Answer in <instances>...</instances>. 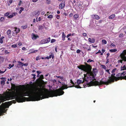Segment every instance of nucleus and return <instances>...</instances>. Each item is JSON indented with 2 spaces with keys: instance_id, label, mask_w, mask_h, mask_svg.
<instances>
[{
  "instance_id": "18",
  "label": "nucleus",
  "mask_w": 126,
  "mask_h": 126,
  "mask_svg": "<svg viewBox=\"0 0 126 126\" xmlns=\"http://www.w3.org/2000/svg\"><path fill=\"white\" fill-rule=\"evenodd\" d=\"M125 72H123L121 74H120V73H118L116 75V76H118L121 75H125L126 74V73H125Z\"/></svg>"
},
{
  "instance_id": "22",
  "label": "nucleus",
  "mask_w": 126,
  "mask_h": 126,
  "mask_svg": "<svg viewBox=\"0 0 126 126\" xmlns=\"http://www.w3.org/2000/svg\"><path fill=\"white\" fill-rule=\"evenodd\" d=\"M34 14L35 16H37L39 15L40 14V13L39 11H38L36 13H34Z\"/></svg>"
},
{
  "instance_id": "17",
  "label": "nucleus",
  "mask_w": 126,
  "mask_h": 126,
  "mask_svg": "<svg viewBox=\"0 0 126 126\" xmlns=\"http://www.w3.org/2000/svg\"><path fill=\"white\" fill-rule=\"evenodd\" d=\"M77 84L78 85H79L80 84L82 83H83L84 82V81H83L82 82V81L80 79H78L77 80Z\"/></svg>"
},
{
  "instance_id": "24",
  "label": "nucleus",
  "mask_w": 126,
  "mask_h": 126,
  "mask_svg": "<svg viewBox=\"0 0 126 126\" xmlns=\"http://www.w3.org/2000/svg\"><path fill=\"white\" fill-rule=\"evenodd\" d=\"M121 58L122 59V60H119L118 61V63H123V61H124L123 58H122V57H121Z\"/></svg>"
},
{
  "instance_id": "60",
  "label": "nucleus",
  "mask_w": 126,
  "mask_h": 126,
  "mask_svg": "<svg viewBox=\"0 0 126 126\" xmlns=\"http://www.w3.org/2000/svg\"><path fill=\"white\" fill-rule=\"evenodd\" d=\"M83 36H86L87 35V34L86 33H84L83 34Z\"/></svg>"
},
{
  "instance_id": "42",
  "label": "nucleus",
  "mask_w": 126,
  "mask_h": 126,
  "mask_svg": "<svg viewBox=\"0 0 126 126\" xmlns=\"http://www.w3.org/2000/svg\"><path fill=\"white\" fill-rule=\"evenodd\" d=\"M56 77L57 78H59L60 79H62L63 78V77H61L60 76H56Z\"/></svg>"
},
{
  "instance_id": "5",
  "label": "nucleus",
  "mask_w": 126,
  "mask_h": 126,
  "mask_svg": "<svg viewBox=\"0 0 126 126\" xmlns=\"http://www.w3.org/2000/svg\"><path fill=\"white\" fill-rule=\"evenodd\" d=\"M120 57L122 58H123V60L124 61L126 62V50H124L120 54Z\"/></svg>"
},
{
  "instance_id": "44",
  "label": "nucleus",
  "mask_w": 126,
  "mask_h": 126,
  "mask_svg": "<svg viewBox=\"0 0 126 126\" xmlns=\"http://www.w3.org/2000/svg\"><path fill=\"white\" fill-rule=\"evenodd\" d=\"M17 47V45L16 44H15V45H12L11 47H14L15 48L16 47Z\"/></svg>"
},
{
  "instance_id": "64",
  "label": "nucleus",
  "mask_w": 126,
  "mask_h": 126,
  "mask_svg": "<svg viewBox=\"0 0 126 126\" xmlns=\"http://www.w3.org/2000/svg\"><path fill=\"white\" fill-rule=\"evenodd\" d=\"M38 57H37L36 58V60L37 61L38 60L40 59Z\"/></svg>"
},
{
  "instance_id": "33",
  "label": "nucleus",
  "mask_w": 126,
  "mask_h": 126,
  "mask_svg": "<svg viewBox=\"0 0 126 126\" xmlns=\"http://www.w3.org/2000/svg\"><path fill=\"white\" fill-rule=\"evenodd\" d=\"M4 19L5 18L3 17H1L0 18V21L1 22H3Z\"/></svg>"
},
{
  "instance_id": "32",
  "label": "nucleus",
  "mask_w": 126,
  "mask_h": 126,
  "mask_svg": "<svg viewBox=\"0 0 126 126\" xmlns=\"http://www.w3.org/2000/svg\"><path fill=\"white\" fill-rule=\"evenodd\" d=\"M102 43L104 44H106L107 43V41L104 39L102 40Z\"/></svg>"
},
{
  "instance_id": "25",
  "label": "nucleus",
  "mask_w": 126,
  "mask_h": 126,
  "mask_svg": "<svg viewBox=\"0 0 126 126\" xmlns=\"http://www.w3.org/2000/svg\"><path fill=\"white\" fill-rule=\"evenodd\" d=\"M4 36H2L1 38H0V43L1 44L3 43V39H4Z\"/></svg>"
},
{
  "instance_id": "41",
  "label": "nucleus",
  "mask_w": 126,
  "mask_h": 126,
  "mask_svg": "<svg viewBox=\"0 0 126 126\" xmlns=\"http://www.w3.org/2000/svg\"><path fill=\"white\" fill-rule=\"evenodd\" d=\"M9 15V13L8 12H7V13H5L4 14V16H8Z\"/></svg>"
},
{
  "instance_id": "14",
  "label": "nucleus",
  "mask_w": 126,
  "mask_h": 126,
  "mask_svg": "<svg viewBox=\"0 0 126 126\" xmlns=\"http://www.w3.org/2000/svg\"><path fill=\"white\" fill-rule=\"evenodd\" d=\"M44 39L46 43H48L50 42V37H48Z\"/></svg>"
},
{
  "instance_id": "7",
  "label": "nucleus",
  "mask_w": 126,
  "mask_h": 126,
  "mask_svg": "<svg viewBox=\"0 0 126 126\" xmlns=\"http://www.w3.org/2000/svg\"><path fill=\"white\" fill-rule=\"evenodd\" d=\"M83 48L88 49L87 50L88 51H91V48L90 46H89L88 45H83Z\"/></svg>"
},
{
  "instance_id": "56",
  "label": "nucleus",
  "mask_w": 126,
  "mask_h": 126,
  "mask_svg": "<svg viewBox=\"0 0 126 126\" xmlns=\"http://www.w3.org/2000/svg\"><path fill=\"white\" fill-rule=\"evenodd\" d=\"M23 66H28V63H23Z\"/></svg>"
},
{
  "instance_id": "1",
  "label": "nucleus",
  "mask_w": 126,
  "mask_h": 126,
  "mask_svg": "<svg viewBox=\"0 0 126 126\" xmlns=\"http://www.w3.org/2000/svg\"><path fill=\"white\" fill-rule=\"evenodd\" d=\"M17 90L20 92L19 95L16 97L15 91V97L14 98V103L17 102H22L27 101H37L45 98H48L49 97L57 96L63 94L64 92L63 91L65 89H67L68 87L67 85L63 86L61 88L54 91H48L47 90L43 91V89L37 87L33 91H22L25 88L24 85H20L17 86Z\"/></svg>"
},
{
  "instance_id": "45",
  "label": "nucleus",
  "mask_w": 126,
  "mask_h": 126,
  "mask_svg": "<svg viewBox=\"0 0 126 126\" xmlns=\"http://www.w3.org/2000/svg\"><path fill=\"white\" fill-rule=\"evenodd\" d=\"M39 79H44L43 76V75H41L40 76Z\"/></svg>"
},
{
  "instance_id": "12",
  "label": "nucleus",
  "mask_w": 126,
  "mask_h": 126,
  "mask_svg": "<svg viewBox=\"0 0 126 126\" xmlns=\"http://www.w3.org/2000/svg\"><path fill=\"white\" fill-rule=\"evenodd\" d=\"M88 40L89 42L91 43H94L95 41V39L93 38H89L88 39Z\"/></svg>"
},
{
  "instance_id": "31",
  "label": "nucleus",
  "mask_w": 126,
  "mask_h": 126,
  "mask_svg": "<svg viewBox=\"0 0 126 126\" xmlns=\"http://www.w3.org/2000/svg\"><path fill=\"white\" fill-rule=\"evenodd\" d=\"M44 28V27L42 25H39V27L38 28V29L39 30H42Z\"/></svg>"
},
{
  "instance_id": "8",
  "label": "nucleus",
  "mask_w": 126,
  "mask_h": 126,
  "mask_svg": "<svg viewBox=\"0 0 126 126\" xmlns=\"http://www.w3.org/2000/svg\"><path fill=\"white\" fill-rule=\"evenodd\" d=\"M70 82L71 83H72V84H73V86L69 87H75L76 88H81V87L79 86V85H78V86L76 85L75 86H74V83L73 81H72V80L71 79L70 80Z\"/></svg>"
},
{
  "instance_id": "16",
  "label": "nucleus",
  "mask_w": 126,
  "mask_h": 126,
  "mask_svg": "<svg viewBox=\"0 0 126 126\" xmlns=\"http://www.w3.org/2000/svg\"><path fill=\"white\" fill-rule=\"evenodd\" d=\"M62 37L63 38L62 40L63 41L65 40V37H66V36L65 35L64 33L63 32H62Z\"/></svg>"
},
{
  "instance_id": "58",
  "label": "nucleus",
  "mask_w": 126,
  "mask_h": 126,
  "mask_svg": "<svg viewBox=\"0 0 126 126\" xmlns=\"http://www.w3.org/2000/svg\"><path fill=\"white\" fill-rule=\"evenodd\" d=\"M10 4H11L13 0H8Z\"/></svg>"
},
{
  "instance_id": "50",
  "label": "nucleus",
  "mask_w": 126,
  "mask_h": 126,
  "mask_svg": "<svg viewBox=\"0 0 126 126\" xmlns=\"http://www.w3.org/2000/svg\"><path fill=\"white\" fill-rule=\"evenodd\" d=\"M14 64H13L12 65H11V64H9V67H10V68L14 66Z\"/></svg>"
},
{
  "instance_id": "19",
  "label": "nucleus",
  "mask_w": 126,
  "mask_h": 126,
  "mask_svg": "<svg viewBox=\"0 0 126 126\" xmlns=\"http://www.w3.org/2000/svg\"><path fill=\"white\" fill-rule=\"evenodd\" d=\"M15 31L16 34L18 33L20 31V30L19 29L16 28H15Z\"/></svg>"
},
{
  "instance_id": "48",
  "label": "nucleus",
  "mask_w": 126,
  "mask_h": 126,
  "mask_svg": "<svg viewBox=\"0 0 126 126\" xmlns=\"http://www.w3.org/2000/svg\"><path fill=\"white\" fill-rule=\"evenodd\" d=\"M6 69H5V70L4 71H1L0 70V73H1V74L3 73H4L6 71Z\"/></svg>"
},
{
  "instance_id": "61",
  "label": "nucleus",
  "mask_w": 126,
  "mask_h": 126,
  "mask_svg": "<svg viewBox=\"0 0 126 126\" xmlns=\"http://www.w3.org/2000/svg\"><path fill=\"white\" fill-rule=\"evenodd\" d=\"M73 14L72 13H71L70 14L69 16L70 17H72L73 16Z\"/></svg>"
},
{
  "instance_id": "37",
  "label": "nucleus",
  "mask_w": 126,
  "mask_h": 126,
  "mask_svg": "<svg viewBox=\"0 0 126 126\" xmlns=\"http://www.w3.org/2000/svg\"><path fill=\"white\" fill-rule=\"evenodd\" d=\"M41 43L42 44H46L45 39L42 40H41Z\"/></svg>"
},
{
  "instance_id": "63",
  "label": "nucleus",
  "mask_w": 126,
  "mask_h": 126,
  "mask_svg": "<svg viewBox=\"0 0 126 126\" xmlns=\"http://www.w3.org/2000/svg\"><path fill=\"white\" fill-rule=\"evenodd\" d=\"M38 0H32V1L33 2H36Z\"/></svg>"
},
{
  "instance_id": "39",
  "label": "nucleus",
  "mask_w": 126,
  "mask_h": 126,
  "mask_svg": "<svg viewBox=\"0 0 126 126\" xmlns=\"http://www.w3.org/2000/svg\"><path fill=\"white\" fill-rule=\"evenodd\" d=\"M53 17V15H50L47 16L48 18H52Z\"/></svg>"
},
{
  "instance_id": "4",
  "label": "nucleus",
  "mask_w": 126,
  "mask_h": 126,
  "mask_svg": "<svg viewBox=\"0 0 126 126\" xmlns=\"http://www.w3.org/2000/svg\"><path fill=\"white\" fill-rule=\"evenodd\" d=\"M87 79L86 78L84 79V80H85L87 82H88V81L91 80L90 82H89V84L90 86H94V85H93L92 83H91V81H93V80H95V76L94 75V74L92 73H91L89 75L88 77L87 78Z\"/></svg>"
},
{
  "instance_id": "29",
  "label": "nucleus",
  "mask_w": 126,
  "mask_h": 126,
  "mask_svg": "<svg viewBox=\"0 0 126 126\" xmlns=\"http://www.w3.org/2000/svg\"><path fill=\"white\" fill-rule=\"evenodd\" d=\"M83 4V3L82 2H78V5L79 6H81Z\"/></svg>"
},
{
  "instance_id": "20",
  "label": "nucleus",
  "mask_w": 126,
  "mask_h": 126,
  "mask_svg": "<svg viewBox=\"0 0 126 126\" xmlns=\"http://www.w3.org/2000/svg\"><path fill=\"white\" fill-rule=\"evenodd\" d=\"M115 16V14L109 16V18L110 19H112L114 18Z\"/></svg>"
},
{
  "instance_id": "35",
  "label": "nucleus",
  "mask_w": 126,
  "mask_h": 126,
  "mask_svg": "<svg viewBox=\"0 0 126 126\" xmlns=\"http://www.w3.org/2000/svg\"><path fill=\"white\" fill-rule=\"evenodd\" d=\"M94 62V61L93 60H91V59H89L87 61V62L88 63L89 62Z\"/></svg>"
},
{
  "instance_id": "40",
  "label": "nucleus",
  "mask_w": 126,
  "mask_h": 126,
  "mask_svg": "<svg viewBox=\"0 0 126 126\" xmlns=\"http://www.w3.org/2000/svg\"><path fill=\"white\" fill-rule=\"evenodd\" d=\"M50 58H51V57L52 58V59L53 58H54V55L52 53L49 56Z\"/></svg>"
},
{
  "instance_id": "2",
  "label": "nucleus",
  "mask_w": 126,
  "mask_h": 126,
  "mask_svg": "<svg viewBox=\"0 0 126 126\" xmlns=\"http://www.w3.org/2000/svg\"><path fill=\"white\" fill-rule=\"evenodd\" d=\"M115 74L112 73L111 75V77H109V80L107 81H104L102 80L100 81V82L98 81H95L93 82V81H91V83L93 84L102 85V84L108 85L109 83H110L112 82H114L115 80L117 81L120 79L122 80V79L126 80V76L124 77H116L115 76Z\"/></svg>"
},
{
  "instance_id": "15",
  "label": "nucleus",
  "mask_w": 126,
  "mask_h": 126,
  "mask_svg": "<svg viewBox=\"0 0 126 126\" xmlns=\"http://www.w3.org/2000/svg\"><path fill=\"white\" fill-rule=\"evenodd\" d=\"M79 16L78 14H75L74 16V19L75 20H76L77 19V18L79 17Z\"/></svg>"
},
{
  "instance_id": "23",
  "label": "nucleus",
  "mask_w": 126,
  "mask_h": 126,
  "mask_svg": "<svg viewBox=\"0 0 126 126\" xmlns=\"http://www.w3.org/2000/svg\"><path fill=\"white\" fill-rule=\"evenodd\" d=\"M126 70V66L125 65H124L123 67L122 66L121 67V70Z\"/></svg>"
},
{
  "instance_id": "55",
  "label": "nucleus",
  "mask_w": 126,
  "mask_h": 126,
  "mask_svg": "<svg viewBox=\"0 0 126 126\" xmlns=\"http://www.w3.org/2000/svg\"><path fill=\"white\" fill-rule=\"evenodd\" d=\"M5 53L6 54H9V52H8V50H6L5 51Z\"/></svg>"
},
{
  "instance_id": "59",
  "label": "nucleus",
  "mask_w": 126,
  "mask_h": 126,
  "mask_svg": "<svg viewBox=\"0 0 126 126\" xmlns=\"http://www.w3.org/2000/svg\"><path fill=\"white\" fill-rule=\"evenodd\" d=\"M37 73L38 75H39V74H40L41 73V72H40L39 71H37Z\"/></svg>"
},
{
  "instance_id": "26",
  "label": "nucleus",
  "mask_w": 126,
  "mask_h": 126,
  "mask_svg": "<svg viewBox=\"0 0 126 126\" xmlns=\"http://www.w3.org/2000/svg\"><path fill=\"white\" fill-rule=\"evenodd\" d=\"M12 88L13 90H15L16 88L15 85L14 84H12Z\"/></svg>"
},
{
  "instance_id": "49",
  "label": "nucleus",
  "mask_w": 126,
  "mask_h": 126,
  "mask_svg": "<svg viewBox=\"0 0 126 126\" xmlns=\"http://www.w3.org/2000/svg\"><path fill=\"white\" fill-rule=\"evenodd\" d=\"M123 36V33H121L120 34L119 36V37H122Z\"/></svg>"
},
{
  "instance_id": "13",
  "label": "nucleus",
  "mask_w": 126,
  "mask_h": 126,
  "mask_svg": "<svg viewBox=\"0 0 126 126\" xmlns=\"http://www.w3.org/2000/svg\"><path fill=\"white\" fill-rule=\"evenodd\" d=\"M38 50H34V49H32L30 50V51L31 52L30 53H34L37 52Z\"/></svg>"
},
{
  "instance_id": "27",
  "label": "nucleus",
  "mask_w": 126,
  "mask_h": 126,
  "mask_svg": "<svg viewBox=\"0 0 126 126\" xmlns=\"http://www.w3.org/2000/svg\"><path fill=\"white\" fill-rule=\"evenodd\" d=\"M117 51V50L116 49H110V51L111 52H115Z\"/></svg>"
},
{
  "instance_id": "3",
  "label": "nucleus",
  "mask_w": 126,
  "mask_h": 126,
  "mask_svg": "<svg viewBox=\"0 0 126 126\" xmlns=\"http://www.w3.org/2000/svg\"><path fill=\"white\" fill-rule=\"evenodd\" d=\"M84 63L85 65L81 64L77 67L79 69L87 73L90 72L91 70V66L86 63Z\"/></svg>"
},
{
  "instance_id": "9",
  "label": "nucleus",
  "mask_w": 126,
  "mask_h": 126,
  "mask_svg": "<svg viewBox=\"0 0 126 126\" xmlns=\"http://www.w3.org/2000/svg\"><path fill=\"white\" fill-rule=\"evenodd\" d=\"M91 16L93 18L97 20H98L100 18L99 16L96 15H92Z\"/></svg>"
},
{
  "instance_id": "30",
  "label": "nucleus",
  "mask_w": 126,
  "mask_h": 126,
  "mask_svg": "<svg viewBox=\"0 0 126 126\" xmlns=\"http://www.w3.org/2000/svg\"><path fill=\"white\" fill-rule=\"evenodd\" d=\"M46 3L47 4H50L51 1L50 0H46Z\"/></svg>"
},
{
  "instance_id": "43",
  "label": "nucleus",
  "mask_w": 126,
  "mask_h": 126,
  "mask_svg": "<svg viewBox=\"0 0 126 126\" xmlns=\"http://www.w3.org/2000/svg\"><path fill=\"white\" fill-rule=\"evenodd\" d=\"M22 28L24 29L26 28L27 27V25L22 26Z\"/></svg>"
},
{
  "instance_id": "47",
  "label": "nucleus",
  "mask_w": 126,
  "mask_h": 126,
  "mask_svg": "<svg viewBox=\"0 0 126 126\" xmlns=\"http://www.w3.org/2000/svg\"><path fill=\"white\" fill-rule=\"evenodd\" d=\"M56 41V40L55 39H52L51 41V43H53L54 42H55Z\"/></svg>"
},
{
  "instance_id": "62",
  "label": "nucleus",
  "mask_w": 126,
  "mask_h": 126,
  "mask_svg": "<svg viewBox=\"0 0 126 126\" xmlns=\"http://www.w3.org/2000/svg\"><path fill=\"white\" fill-rule=\"evenodd\" d=\"M18 45L19 46H21L22 45V43H21L20 42L19 43Z\"/></svg>"
},
{
  "instance_id": "51",
  "label": "nucleus",
  "mask_w": 126,
  "mask_h": 126,
  "mask_svg": "<svg viewBox=\"0 0 126 126\" xmlns=\"http://www.w3.org/2000/svg\"><path fill=\"white\" fill-rule=\"evenodd\" d=\"M56 18L57 19H59L60 18V16L59 15H56Z\"/></svg>"
},
{
  "instance_id": "46",
  "label": "nucleus",
  "mask_w": 126,
  "mask_h": 126,
  "mask_svg": "<svg viewBox=\"0 0 126 126\" xmlns=\"http://www.w3.org/2000/svg\"><path fill=\"white\" fill-rule=\"evenodd\" d=\"M117 69L116 68H115L113 69L112 71L111 72L112 73H114V72Z\"/></svg>"
},
{
  "instance_id": "38",
  "label": "nucleus",
  "mask_w": 126,
  "mask_h": 126,
  "mask_svg": "<svg viewBox=\"0 0 126 126\" xmlns=\"http://www.w3.org/2000/svg\"><path fill=\"white\" fill-rule=\"evenodd\" d=\"M6 81V79H4L3 80L1 81V84H5V82Z\"/></svg>"
},
{
  "instance_id": "11",
  "label": "nucleus",
  "mask_w": 126,
  "mask_h": 126,
  "mask_svg": "<svg viewBox=\"0 0 126 126\" xmlns=\"http://www.w3.org/2000/svg\"><path fill=\"white\" fill-rule=\"evenodd\" d=\"M32 39H37V37H38V36L37 35H36L33 33H32Z\"/></svg>"
},
{
  "instance_id": "53",
  "label": "nucleus",
  "mask_w": 126,
  "mask_h": 126,
  "mask_svg": "<svg viewBox=\"0 0 126 126\" xmlns=\"http://www.w3.org/2000/svg\"><path fill=\"white\" fill-rule=\"evenodd\" d=\"M106 59L107 60V61L106 62V63L107 64V63H108L109 62V59L108 58H107V57H106Z\"/></svg>"
},
{
  "instance_id": "57",
  "label": "nucleus",
  "mask_w": 126,
  "mask_h": 126,
  "mask_svg": "<svg viewBox=\"0 0 126 126\" xmlns=\"http://www.w3.org/2000/svg\"><path fill=\"white\" fill-rule=\"evenodd\" d=\"M71 34H68L67 35L66 37L67 38H68L69 37L71 36Z\"/></svg>"
},
{
  "instance_id": "54",
  "label": "nucleus",
  "mask_w": 126,
  "mask_h": 126,
  "mask_svg": "<svg viewBox=\"0 0 126 126\" xmlns=\"http://www.w3.org/2000/svg\"><path fill=\"white\" fill-rule=\"evenodd\" d=\"M109 70L110 69H107L106 70V71L109 74H110V72Z\"/></svg>"
},
{
  "instance_id": "52",
  "label": "nucleus",
  "mask_w": 126,
  "mask_h": 126,
  "mask_svg": "<svg viewBox=\"0 0 126 126\" xmlns=\"http://www.w3.org/2000/svg\"><path fill=\"white\" fill-rule=\"evenodd\" d=\"M81 51L79 49H78L77 50L76 52L77 53H80Z\"/></svg>"
},
{
  "instance_id": "6",
  "label": "nucleus",
  "mask_w": 126,
  "mask_h": 126,
  "mask_svg": "<svg viewBox=\"0 0 126 126\" xmlns=\"http://www.w3.org/2000/svg\"><path fill=\"white\" fill-rule=\"evenodd\" d=\"M6 33L8 35V37L9 38H11L12 37V36L11 35V31L10 30H7L6 32Z\"/></svg>"
},
{
  "instance_id": "34",
  "label": "nucleus",
  "mask_w": 126,
  "mask_h": 126,
  "mask_svg": "<svg viewBox=\"0 0 126 126\" xmlns=\"http://www.w3.org/2000/svg\"><path fill=\"white\" fill-rule=\"evenodd\" d=\"M101 66L105 70H106V67L105 65H101Z\"/></svg>"
},
{
  "instance_id": "36",
  "label": "nucleus",
  "mask_w": 126,
  "mask_h": 126,
  "mask_svg": "<svg viewBox=\"0 0 126 126\" xmlns=\"http://www.w3.org/2000/svg\"><path fill=\"white\" fill-rule=\"evenodd\" d=\"M14 16V15H13L11 14L8 16L7 17L8 18H11L13 17Z\"/></svg>"
},
{
  "instance_id": "21",
  "label": "nucleus",
  "mask_w": 126,
  "mask_h": 126,
  "mask_svg": "<svg viewBox=\"0 0 126 126\" xmlns=\"http://www.w3.org/2000/svg\"><path fill=\"white\" fill-rule=\"evenodd\" d=\"M18 63H19L18 64H17L18 65H19V66L21 65L22 66H23V63L20 62L19 61H18Z\"/></svg>"
},
{
  "instance_id": "28",
  "label": "nucleus",
  "mask_w": 126,
  "mask_h": 126,
  "mask_svg": "<svg viewBox=\"0 0 126 126\" xmlns=\"http://www.w3.org/2000/svg\"><path fill=\"white\" fill-rule=\"evenodd\" d=\"M20 9H21L19 11V14H21L22 12V11L24 10V8L23 7H20Z\"/></svg>"
},
{
  "instance_id": "10",
  "label": "nucleus",
  "mask_w": 126,
  "mask_h": 126,
  "mask_svg": "<svg viewBox=\"0 0 126 126\" xmlns=\"http://www.w3.org/2000/svg\"><path fill=\"white\" fill-rule=\"evenodd\" d=\"M65 6V1L63 2L59 5L60 8L61 9H63Z\"/></svg>"
}]
</instances>
